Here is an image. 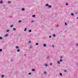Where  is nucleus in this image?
<instances>
[{
    "label": "nucleus",
    "instance_id": "a19ab883",
    "mask_svg": "<svg viewBox=\"0 0 78 78\" xmlns=\"http://www.w3.org/2000/svg\"><path fill=\"white\" fill-rule=\"evenodd\" d=\"M77 19H78V17L77 18Z\"/></svg>",
    "mask_w": 78,
    "mask_h": 78
},
{
    "label": "nucleus",
    "instance_id": "aec40b11",
    "mask_svg": "<svg viewBox=\"0 0 78 78\" xmlns=\"http://www.w3.org/2000/svg\"><path fill=\"white\" fill-rule=\"evenodd\" d=\"M60 58H62V56H60Z\"/></svg>",
    "mask_w": 78,
    "mask_h": 78
},
{
    "label": "nucleus",
    "instance_id": "cd10ccee",
    "mask_svg": "<svg viewBox=\"0 0 78 78\" xmlns=\"http://www.w3.org/2000/svg\"><path fill=\"white\" fill-rule=\"evenodd\" d=\"M31 73H29V75H31Z\"/></svg>",
    "mask_w": 78,
    "mask_h": 78
},
{
    "label": "nucleus",
    "instance_id": "f8f14e48",
    "mask_svg": "<svg viewBox=\"0 0 78 78\" xmlns=\"http://www.w3.org/2000/svg\"><path fill=\"white\" fill-rule=\"evenodd\" d=\"M3 39V38H2V37H0V39Z\"/></svg>",
    "mask_w": 78,
    "mask_h": 78
},
{
    "label": "nucleus",
    "instance_id": "72a5a7b5",
    "mask_svg": "<svg viewBox=\"0 0 78 78\" xmlns=\"http://www.w3.org/2000/svg\"><path fill=\"white\" fill-rule=\"evenodd\" d=\"M49 57H47V59H48V58H49Z\"/></svg>",
    "mask_w": 78,
    "mask_h": 78
},
{
    "label": "nucleus",
    "instance_id": "79ce46f5",
    "mask_svg": "<svg viewBox=\"0 0 78 78\" xmlns=\"http://www.w3.org/2000/svg\"><path fill=\"white\" fill-rule=\"evenodd\" d=\"M26 55V54L24 55V56H25Z\"/></svg>",
    "mask_w": 78,
    "mask_h": 78
},
{
    "label": "nucleus",
    "instance_id": "e433bc0d",
    "mask_svg": "<svg viewBox=\"0 0 78 78\" xmlns=\"http://www.w3.org/2000/svg\"><path fill=\"white\" fill-rule=\"evenodd\" d=\"M29 43H31V41H29Z\"/></svg>",
    "mask_w": 78,
    "mask_h": 78
},
{
    "label": "nucleus",
    "instance_id": "39448f33",
    "mask_svg": "<svg viewBox=\"0 0 78 78\" xmlns=\"http://www.w3.org/2000/svg\"><path fill=\"white\" fill-rule=\"evenodd\" d=\"M46 6H48V4H46Z\"/></svg>",
    "mask_w": 78,
    "mask_h": 78
},
{
    "label": "nucleus",
    "instance_id": "f03ea898",
    "mask_svg": "<svg viewBox=\"0 0 78 78\" xmlns=\"http://www.w3.org/2000/svg\"><path fill=\"white\" fill-rule=\"evenodd\" d=\"M0 3L2 4V3H3V1L1 0V1L0 2Z\"/></svg>",
    "mask_w": 78,
    "mask_h": 78
},
{
    "label": "nucleus",
    "instance_id": "7c9ffc66",
    "mask_svg": "<svg viewBox=\"0 0 78 78\" xmlns=\"http://www.w3.org/2000/svg\"><path fill=\"white\" fill-rule=\"evenodd\" d=\"M60 61L62 62V59H60Z\"/></svg>",
    "mask_w": 78,
    "mask_h": 78
},
{
    "label": "nucleus",
    "instance_id": "a211bd4d",
    "mask_svg": "<svg viewBox=\"0 0 78 78\" xmlns=\"http://www.w3.org/2000/svg\"><path fill=\"white\" fill-rule=\"evenodd\" d=\"M29 32H31V30H30L29 31Z\"/></svg>",
    "mask_w": 78,
    "mask_h": 78
},
{
    "label": "nucleus",
    "instance_id": "c85d7f7f",
    "mask_svg": "<svg viewBox=\"0 0 78 78\" xmlns=\"http://www.w3.org/2000/svg\"><path fill=\"white\" fill-rule=\"evenodd\" d=\"M53 36H54V37H55V35L53 34Z\"/></svg>",
    "mask_w": 78,
    "mask_h": 78
},
{
    "label": "nucleus",
    "instance_id": "c9c22d12",
    "mask_svg": "<svg viewBox=\"0 0 78 78\" xmlns=\"http://www.w3.org/2000/svg\"><path fill=\"white\" fill-rule=\"evenodd\" d=\"M44 73H46V72H44Z\"/></svg>",
    "mask_w": 78,
    "mask_h": 78
},
{
    "label": "nucleus",
    "instance_id": "bb28decb",
    "mask_svg": "<svg viewBox=\"0 0 78 78\" xmlns=\"http://www.w3.org/2000/svg\"><path fill=\"white\" fill-rule=\"evenodd\" d=\"M2 51V49H0V51Z\"/></svg>",
    "mask_w": 78,
    "mask_h": 78
},
{
    "label": "nucleus",
    "instance_id": "1a4fd4ad",
    "mask_svg": "<svg viewBox=\"0 0 78 78\" xmlns=\"http://www.w3.org/2000/svg\"><path fill=\"white\" fill-rule=\"evenodd\" d=\"M17 51L18 52H19V51H20V50H19V49H18V50H17Z\"/></svg>",
    "mask_w": 78,
    "mask_h": 78
},
{
    "label": "nucleus",
    "instance_id": "b1692460",
    "mask_svg": "<svg viewBox=\"0 0 78 78\" xmlns=\"http://www.w3.org/2000/svg\"><path fill=\"white\" fill-rule=\"evenodd\" d=\"M31 22H32V23L34 22V20L31 21Z\"/></svg>",
    "mask_w": 78,
    "mask_h": 78
},
{
    "label": "nucleus",
    "instance_id": "4c0bfd02",
    "mask_svg": "<svg viewBox=\"0 0 78 78\" xmlns=\"http://www.w3.org/2000/svg\"><path fill=\"white\" fill-rule=\"evenodd\" d=\"M7 32H8V31H9V30H7Z\"/></svg>",
    "mask_w": 78,
    "mask_h": 78
},
{
    "label": "nucleus",
    "instance_id": "0eeeda50",
    "mask_svg": "<svg viewBox=\"0 0 78 78\" xmlns=\"http://www.w3.org/2000/svg\"><path fill=\"white\" fill-rule=\"evenodd\" d=\"M57 62L58 63V64H60V62H59V61H58Z\"/></svg>",
    "mask_w": 78,
    "mask_h": 78
},
{
    "label": "nucleus",
    "instance_id": "423d86ee",
    "mask_svg": "<svg viewBox=\"0 0 78 78\" xmlns=\"http://www.w3.org/2000/svg\"><path fill=\"white\" fill-rule=\"evenodd\" d=\"M48 7L49 8H51V5H48Z\"/></svg>",
    "mask_w": 78,
    "mask_h": 78
},
{
    "label": "nucleus",
    "instance_id": "4468645a",
    "mask_svg": "<svg viewBox=\"0 0 78 78\" xmlns=\"http://www.w3.org/2000/svg\"><path fill=\"white\" fill-rule=\"evenodd\" d=\"M39 44L37 43H36V45H38Z\"/></svg>",
    "mask_w": 78,
    "mask_h": 78
},
{
    "label": "nucleus",
    "instance_id": "9d476101",
    "mask_svg": "<svg viewBox=\"0 0 78 78\" xmlns=\"http://www.w3.org/2000/svg\"><path fill=\"white\" fill-rule=\"evenodd\" d=\"M22 11H24V10H25V9H24V8H23V9H22Z\"/></svg>",
    "mask_w": 78,
    "mask_h": 78
},
{
    "label": "nucleus",
    "instance_id": "2eb2a0df",
    "mask_svg": "<svg viewBox=\"0 0 78 78\" xmlns=\"http://www.w3.org/2000/svg\"><path fill=\"white\" fill-rule=\"evenodd\" d=\"M71 16H73V15H74L73 13H72L71 14Z\"/></svg>",
    "mask_w": 78,
    "mask_h": 78
},
{
    "label": "nucleus",
    "instance_id": "473e14b6",
    "mask_svg": "<svg viewBox=\"0 0 78 78\" xmlns=\"http://www.w3.org/2000/svg\"><path fill=\"white\" fill-rule=\"evenodd\" d=\"M66 5H68V4L66 3Z\"/></svg>",
    "mask_w": 78,
    "mask_h": 78
},
{
    "label": "nucleus",
    "instance_id": "ddd939ff",
    "mask_svg": "<svg viewBox=\"0 0 78 78\" xmlns=\"http://www.w3.org/2000/svg\"><path fill=\"white\" fill-rule=\"evenodd\" d=\"M2 78H3V77H4V75H2Z\"/></svg>",
    "mask_w": 78,
    "mask_h": 78
},
{
    "label": "nucleus",
    "instance_id": "dca6fc26",
    "mask_svg": "<svg viewBox=\"0 0 78 78\" xmlns=\"http://www.w3.org/2000/svg\"><path fill=\"white\" fill-rule=\"evenodd\" d=\"M18 22H19V23H20V22H21V21H20V20H19V21H18Z\"/></svg>",
    "mask_w": 78,
    "mask_h": 78
},
{
    "label": "nucleus",
    "instance_id": "2f4dec72",
    "mask_svg": "<svg viewBox=\"0 0 78 78\" xmlns=\"http://www.w3.org/2000/svg\"><path fill=\"white\" fill-rule=\"evenodd\" d=\"M49 37H51V36H49Z\"/></svg>",
    "mask_w": 78,
    "mask_h": 78
},
{
    "label": "nucleus",
    "instance_id": "6e6552de",
    "mask_svg": "<svg viewBox=\"0 0 78 78\" xmlns=\"http://www.w3.org/2000/svg\"><path fill=\"white\" fill-rule=\"evenodd\" d=\"M35 15H33L32 17H35Z\"/></svg>",
    "mask_w": 78,
    "mask_h": 78
},
{
    "label": "nucleus",
    "instance_id": "58836bf2",
    "mask_svg": "<svg viewBox=\"0 0 78 78\" xmlns=\"http://www.w3.org/2000/svg\"><path fill=\"white\" fill-rule=\"evenodd\" d=\"M58 24L57 25V27H58Z\"/></svg>",
    "mask_w": 78,
    "mask_h": 78
},
{
    "label": "nucleus",
    "instance_id": "c756f323",
    "mask_svg": "<svg viewBox=\"0 0 78 78\" xmlns=\"http://www.w3.org/2000/svg\"><path fill=\"white\" fill-rule=\"evenodd\" d=\"M50 65H51V66L52 65V63H50Z\"/></svg>",
    "mask_w": 78,
    "mask_h": 78
},
{
    "label": "nucleus",
    "instance_id": "20e7f679",
    "mask_svg": "<svg viewBox=\"0 0 78 78\" xmlns=\"http://www.w3.org/2000/svg\"><path fill=\"white\" fill-rule=\"evenodd\" d=\"M43 46H44V47H46V44H44L43 45Z\"/></svg>",
    "mask_w": 78,
    "mask_h": 78
},
{
    "label": "nucleus",
    "instance_id": "37998d69",
    "mask_svg": "<svg viewBox=\"0 0 78 78\" xmlns=\"http://www.w3.org/2000/svg\"><path fill=\"white\" fill-rule=\"evenodd\" d=\"M77 46H78V44H77Z\"/></svg>",
    "mask_w": 78,
    "mask_h": 78
},
{
    "label": "nucleus",
    "instance_id": "6ab92c4d",
    "mask_svg": "<svg viewBox=\"0 0 78 78\" xmlns=\"http://www.w3.org/2000/svg\"><path fill=\"white\" fill-rule=\"evenodd\" d=\"M32 71H35V69H32Z\"/></svg>",
    "mask_w": 78,
    "mask_h": 78
},
{
    "label": "nucleus",
    "instance_id": "4be33fe9",
    "mask_svg": "<svg viewBox=\"0 0 78 78\" xmlns=\"http://www.w3.org/2000/svg\"><path fill=\"white\" fill-rule=\"evenodd\" d=\"M64 72H67V71L66 70H64Z\"/></svg>",
    "mask_w": 78,
    "mask_h": 78
},
{
    "label": "nucleus",
    "instance_id": "393cba45",
    "mask_svg": "<svg viewBox=\"0 0 78 78\" xmlns=\"http://www.w3.org/2000/svg\"><path fill=\"white\" fill-rule=\"evenodd\" d=\"M16 48H19V47L18 46H16Z\"/></svg>",
    "mask_w": 78,
    "mask_h": 78
},
{
    "label": "nucleus",
    "instance_id": "9b49d317",
    "mask_svg": "<svg viewBox=\"0 0 78 78\" xmlns=\"http://www.w3.org/2000/svg\"><path fill=\"white\" fill-rule=\"evenodd\" d=\"M8 36V34H6L5 35V37H6L7 36Z\"/></svg>",
    "mask_w": 78,
    "mask_h": 78
},
{
    "label": "nucleus",
    "instance_id": "ea45409f",
    "mask_svg": "<svg viewBox=\"0 0 78 78\" xmlns=\"http://www.w3.org/2000/svg\"><path fill=\"white\" fill-rule=\"evenodd\" d=\"M52 47H54V45H52Z\"/></svg>",
    "mask_w": 78,
    "mask_h": 78
},
{
    "label": "nucleus",
    "instance_id": "f257e3e1",
    "mask_svg": "<svg viewBox=\"0 0 78 78\" xmlns=\"http://www.w3.org/2000/svg\"><path fill=\"white\" fill-rule=\"evenodd\" d=\"M13 31H16V28H13Z\"/></svg>",
    "mask_w": 78,
    "mask_h": 78
},
{
    "label": "nucleus",
    "instance_id": "412c9836",
    "mask_svg": "<svg viewBox=\"0 0 78 78\" xmlns=\"http://www.w3.org/2000/svg\"><path fill=\"white\" fill-rule=\"evenodd\" d=\"M60 75H61V76H62V73H60Z\"/></svg>",
    "mask_w": 78,
    "mask_h": 78
},
{
    "label": "nucleus",
    "instance_id": "f3484780",
    "mask_svg": "<svg viewBox=\"0 0 78 78\" xmlns=\"http://www.w3.org/2000/svg\"><path fill=\"white\" fill-rule=\"evenodd\" d=\"M65 25H67V23H65Z\"/></svg>",
    "mask_w": 78,
    "mask_h": 78
},
{
    "label": "nucleus",
    "instance_id": "f704fd0d",
    "mask_svg": "<svg viewBox=\"0 0 78 78\" xmlns=\"http://www.w3.org/2000/svg\"><path fill=\"white\" fill-rule=\"evenodd\" d=\"M45 66H47V64H46L45 65Z\"/></svg>",
    "mask_w": 78,
    "mask_h": 78
},
{
    "label": "nucleus",
    "instance_id": "5701e85b",
    "mask_svg": "<svg viewBox=\"0 0 78 78\" xmlns=\"http://www.w3.org/2000/svg\"><path fill=\"white\" fill-rule=\"evenodd\" d=\"M8 3H11V2L9 1L8 2Z\"/></svg>",
    "mask_w": 78,
    "mask_h": 78
},
{
    "label": "nucleus",
    "instance_id": "a878e982",
    "mask_svg": "<svg viewBox=\"0 0 78 78\" xmlns=\"http://www.w3.org/2000/svg\"><path fill=\"white\" fill-rule=\"evenodd\" d=\"M13 27V25H11L10 26V27Z\"/></svg>",
    "mask_w": 78,
    "mask_h": 78
},
{
    "label": "nucleus",
    "instance_id": "7ed1b4c3",
    "mask_svg": "<svg viewBox=\"0 0 78 78\" xmlns=\"http://www.w3.org/2000/svg\"><path fill=\"white\" fill-rule=\"evenodd\" d=\"M24 31H27V28H25L24 30Z\"/></svg>",
    "mask_w": 78,
    "mask_h": 78
}]
</instances>
